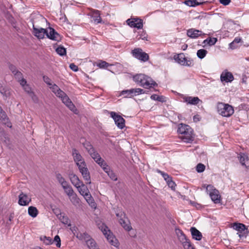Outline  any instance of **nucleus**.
Listing matches in <instances>:
<instances>
[{"instance_id": "nucleus-1", "label": "nucleus", "mask_w": 249, "mask_h": 249, "mask_svg": "<svg viewBox=\"0 0 249 249\" xmlns=\"http://www.w3.org/2000/svg\"><path fill=\"white\" fill-rule=\"evenodd\" d=\"M33 28V34L38 39H41L44 38L45 35L47 37L53 40L59 41L61 40L60 35L57 33L55 30L51 27L48 29H44L41 27H37L35 25V22H32Z\"/></svg>"}, {"instance_id": "nucleus-2", "label": "nucleus", "mask_w": 249, "mask_h": 249, "mask_svg": "<svg viewBox=\"0 0 249 249\" xmlns=\"http://www.w3.org/2000/svg\"><path fill=\"white\" fill-rule=\"evenodd\" d=\"M178 132L181 135L180 138L184 142L190 143L194 141L195 135L193 129L189 125L180 124Z\"/></svg>"}, {"instance_id": "nucleus-3", "label": "nucleus", "mask_w": 249, "mask_h": 249, "mask_svg": "<svg viewBox=\"0 0 249 249\" xmlns=\"http://www.w3.org/2000/svg\"><path fill=\"white\" fill-rule=\"evenodd\" d=\"M133 80L144 88H148L157 85L155 82L143 74H137L133 77Z\"/></svg>"}, {"instance_id": "nucleus-4", "label": "nucleus", "mask_w": 249, "mask_h": 249, "mask_svg": "<svg viewBox=\"0 0 249 249\" xmlns=\"http://www.w3.org/2000/svg\"><path fill=\"white\" fill-rule=\"evenodd\" d=\"M79 193L84 196L86 201L91 207H96V204L94 201L93 197L90 194L88 187L82 183L81 185H79V187H76Z\"/></svg>"}, {"instance_id": "nucleus-5", "label": "nucleus", "mask_w": 249, "mask_h": 249, "mask_svg": "<svg viewBox=\"0 0 249 249\" xmlns=\"http://www.w3.org/2000/svg\"><path fill=\"white\" fill-rule=\"evenodd\" d=\"M217 110L220 115L225 117H230L234 113V109L231 106L223 103H217Z\"/></svg>"}, {"instance_id": "nucleus-6", "label": "nucleus", "mask_w": 249, "mask_h": 249, "mask_svg": "<svg viewBox=\"0 0 249 249\" xmlns=\"http://www.w3.org/2000/svg\"><path fill=\"white\" fill-rule=\"evenodd\" d=\"M116 215L118 218L119 222L123 228L126 231H129L132 230L130 223L125 216V214L122 211L116 212Z\"/></svg>"}, {"instance_id": "nucleus-7", "label": "nucleus", "mask_w": 249, "mask_h": 249, "mask_svg": "<svg viewBox=\"0 0 249 249\" xmlns=\"http://www.w3.org/2000/svg\"><path fill=\"white\" fill-rule=\"evenodd\" d=\"M99 228L101 229L108 241L112 245L114 246H117L118 245V242L117 239L113 235L112 233L106 225L104 223H102L101 225L99 226Z\"/></svg>"}, {"instance_id": "nucleus-8", "label": "nucleus", "mask_w": 249, "mask_h": 249, "mask_svg": "<svg viewBox=\"0 0 249 249\" xmlns=\"http://www.w3.org/2000/svg\"><path fill=\"white\" fill-rule=\"evenodd\" d=\"M78 166L80 172L81 173L84 180L86 181L87 184H90V173L87 167L85 160L76 163Z\"/></svg>"}, {"instance_id": "nucleus-9", "label": "nucleus", "mask_w": 249, "mask_h": 249, "mask_svg": "<svg viewBox=\"0 0 249 249\" xmlns=\"http://www.w3.org/2000/svg\"><path fill=\"white\" fill-rule=\"evenodd\" d=\"M206 192L209 195L212 200L214 203L220 202L221 196L218 190L216 189L212 185H207L206 186Z\"/></svg>"}, {"instance_id": "nucleus-10", "label": "nucleus", "mask_w": 249, "mask_h": 249, "mask_svg": "<svg viewBox=\"0 0 249 249\" xmlns=\"http://www.w3.org/2000/svg\"><path fill=\"white\" fill-rule=\"evenodd\" d=\"M143 93H144V92L142 89L135 88L122 90L121 95H123L125 98H132L135 96Z\"/></svg>"}, {"instance_id": "nucleus-11", "label": "nucleus", "mask_w": 249, "mask_h": 249, "mask_svg": "<svg viewBox=\"0 0 249 249\" xmlns=\"http://www.w3.org/2000/svg\"><path fill=\"white\" fill-rule=\"evenodd\" d=\"M132 55L138 60L146 62L149 60V57L148 54L143 52L141 48H136L132 51Z\"/></svg>"}, {"instance_id": "nucleus-12", "label": "nucleus", "mask_w": 249, "mask_h": 249, "mask_svg": "<svg viewBox=\"0 0 249 249\" xmlns=\"http://www.w3.org/2000/svg\"><path fill=\"white\" fill-rule=\"evenodd\" d=\"M110 114L118 128L123 129L125 126V120L121 116L113 111H111Z\"/></svg>"}, {"instance_id": "nucleus-13", "label": "nucleus", "mask_w": 249, "mask_h": 249, "mask_svg": "<svg viewBox=\"0 0 249 249\" xmlns=\"http://www.w3.org/2000/svg\"><path fill=\"white\" fill-rule=\"evenodd\" d=\"M127 24L131 27L136 28L138 29L143 27V20L139 18H130L126 20Z\"/></svg>"}, {"instance_id": "nucleus-14", "label": "nucleus", "mask_w": 249, "mask_h": 249, "mask_svg": "<svg viewBox=\"0 0 249 249\" xmlns=\"http://www.w3.org/2000/svg\"><path fill=\"white\" fill-rule=\"evenodd\" d=\"M174 59L178 63L183 66H191L193 63L192 60H187L183 53L175 55Z\"/></svg>"}, {"instance_id": "nucleus-15", "label": "nucleus", "mask_w": 249, "mask_h": 249, "mask_svg": "<svg viewBox=\"0 0 249 249\" xmlns=\"http://www.w3.org/2000/svg\"><path fill=\"white\" fill-rule=\"evenodd\" d=\"M58 97L61 99V100L63 102V103L66 106H67L71 110L74 111V110H76L74 105L73 104V103L71 102L69 97L66 94L65 92L64 95H63L62 96H60Z\"/></svg>"}, {"instance_id": "nucleus-16", "label": "nucleus", "mask_w": 249, "mask_h": 249, "mask_svg": "<svg viewBox=\"0 0 249 249\" xmlns=\"http://www.w3.org/2000/svg\"><path fill=\"white\" fill-rule=\"evenodd\" d=\"M18 198V204L21 206L28 205L31 201V198L22 192L19 195Z\"/></svg>"}, {"instance_id": "nucleus-17", "label": "nucleus", "mask_w": 249, "mask_h": 249, "mask_svg": "<svg viewBox=\"0 0 249 249\" xmlns=\"http://www.w3.org/2000/svg\"><path fill=\"white\" fill-rule=\"evenodd\" d=\"M69 178L72 184L75 187H79V185L82 184L83 182L81 181L78 177L75 174L71 173L69 175Z\"/></svg>"}, {"instance_id": "nucleus-18", "label": "nucleus", "mask_w": 249, "mask_h": 249, "mask_svg": "<svg viewBox=\"0 0 249 249\" xmlns=\"http://www.w3.org/2000/svg\"><path fill=\"white\" fill-rule=\"evenodd\" d=\"M175 232L178 240L180 241L181 244L189 240V239L187 238L186 235L180 229L178 228H176Z\"/></svg>"}, {"instance_id": "nucleus-19", "label": "nucleus", "mask_w": 249, "mask_h": 249, "mask_svg": "<svg viewBox=\"0 0 249 249\" xmlns=\"http://www.w3.org/2000/svg\"><path fill=\"white\" fill-rule=\"evenodd\" d=\"M58 211L57 212H55V213L56 214L57 217L59 218V219L61 221V222L65 225H68V226H71V223L70 220L69 218L65 215L64 213H61L60 212L59 210H57Z\"/></svg>"}, {"instance_id": "nucleus-20", "label": "nucleus", "mask_w": 249, "mask_h": 249, "mask_svg": "<svg viewBox=\"0 0 249 249\" xmlns=\"http://www.w3.org/2000/svg\"><path fill=\"white\" fill-rule=\"evenodd\" d=\"M234 78L232 73L230 72H223L220 76V79L222 82H231L233 81Z\"/></svg>"}, {"instance_id": "nucleus-21", "label": "nucleus", "mask_w": 249, "mask_h": 249, "mask_svg": "<svg viewBox=\"0 0 249 249\" xmlns=\"http://www.w3.org/2000/svg\"><path fill=\"white\" fill-rule=\"evenodd\" d=\"M202 34V31L194 28H191L187 30V36L192 38H197Z\"/></svg>"}, {"instance_id": "nucleus-22", "label": "nucleus", "mask_w": 249, "mask_h": 249, "mask_svg": "<svg viewBox=\"0 0 249 249\" xmlns=\"http://www.w3.org/2000/svg\"><path fill=\"white\" fill-rule=\"evenodd\" d=\"M192 236L193 239L196 240H200L202 239L201 233L195 227H192L190 229Z\"/></svg>"}, {"instance_id": "nucleus-23", "label": "nucleus", "mask_w": 249, "mask_h": 249, "mask_svg": "<svg viewBox=\"0 0 249 249\" xmlns=\"http://www.w3.org/2000/svg\"><path fill=\"white\" fill-rule=\"evenodd\" d=\"M72 154L74 161L76 163L84 160L82 156L76 149H72Z\"/></svg>"}, {"instance_id": "nucleus-24", "label": "nucleus", "mask_w": 249, "mask_h": 249, "mask_svg": "<svg viewBox=\"0 0 249 249\" xmlns=\"http://www.w3.org/2000/svg\"><path fill=\"white\" fill-rule=\"evenodd\" d=\"M89 154L94 160L98 164L104 160L101 157L99 154L95 149L93 150V152L89 153Z\"/></svg>"}, {"instance_id": "nucleus-25", "label": "nucleus", "mask_w": 249, "mask_h": 249, "mask_svg": "<svg viewBox=\"0 0 249 249\" xmlns=\"http://www.w3.org/2000/svg\"><path fill=\"white\" fill-rule=\"evenodd\" d=\"M241 164L246 167L249 166V159L248 156L244 153H241L239 157Z\"/></svg>"}, {"instance_id": "nucleus-26", "label": "nucleus", "mask_w": 249, "mask_h": 249, "mask_svg": "<svg viewBox=\"0 0 249 249\" xmlns=\"http://www.w3.org/2000/svg\"><path fill=\"white\" fill-rule=\"evenodd\" d=\"M52 91L57 96H62L64 95V92L60 89L55 84H53L50 87Z\"/></svg>"}, {"instance_id": "nucleus-27", "label": "nucleus", "mask_w": 249, "mask_h": 249, "mask_svg": "<svg viewBox=\"0 0 249 249\" xmlns=\"http://www.w3.org/2000/svg\"><path fill=\"white\" fill-rule=\"evenodd\" d=\"M185 102L191 105H197L200 101V99L197 97L188 96L184 98Z\"/></svg>"}, {"instance_id": "nucleus-28", "label": "nucleus", "mask_w": 249, "mask_h": 249, "mask_svg": "<svg viewBox=\"0 0 249 249\" xmlns=\"http://www.w3.org/2000/svg\"><path fill=\"white\" fill-rule=\"evenodd\" d=\"M69 199L73 205L76 206L80 204V199L78 197L76 193H74L69 196Z\"/></svg>"}, {"instance_id": "nucleus-29", "label": "nucleus", "mask_w": 249, "mask_h": 249, "mask_svg": "<svg viewBox=\"0 0 249 249\" xmlns=\"http://www.w3.org/2000/svg\"><path fill=\"white\" fill-rule=\"evenodd\" d=\"M28 213L30 216L35 218L38 215V211L36 207L34 206H30L28 208Z\"/></svg>"}, {"instance_id": "nucleus-30", "label": "nucleus", "mask_w": 249, "mask_h": 249, "mask_svg": "<svg viewBox=\"0 0 249 249\" xmlns=\"http://www.w3.org/2000/svg\"><path fill=\"white\" fill-rule=\"evenodd\" d=\"M62 188L64 190L65 193L68 195V196L74 193L71 186L69 184V183L63 186Z\"/></svg>"}, {"instance_id": "nucleus-31", "label": "nucleus", "mask_w": 249, "mask_h": 249, "mask_svg": "<svg viewBox=\"0 0 249 249\" xmlns=\"http://www.w3.org/2000/svg\"><path fill=\"white\" fill-rule=\"evenodd\" d=\"M233 228L240 232H242L246 230V226L241 223H234Z\"/></svg>"}, {"instance_id": "nucleus-32", "label": "nucleus", "mask_w": 249, "mask_h": 249, "mask_svg": "<svg viewBox=\"0 0 249 249\" xmlns=\"http://www.w3.org/2000/svg\"><path fill=\"white\" fill-rule=\"evenodd\" d=\"M56 178L62 187L68 183V182L65 180V179L60 173H57L56 174Z\"/></svg>"}, {"instance_id": "nucleus-33", "label": "nucleus", "mask_w": 249, "mask_h": 249, "mask_svg": "<svg viewBox=\"0 0 249 249\" xmlns=\"http://www.w3.org/2000/svg\"><path fill=\"white\" fill-rule=\"evenodd\" d=\"M40 239L46 245H51L53 243L52 239L50 237H47L46 236H41L40 237Z\"/></svg>"}, {"instance_id": "nucleus-34", "label": "nucleus", "mask_w": 249, "mask_h": 249, "mask_svg": "<svg viewBox=\"0 0 249 249\" xmlns=\"http://www.w3.org/2000/svg\"><path fill=\"white\" fill-rule=\"evenodd\" d=\"M217 41V38H208L203 41V43L205 45L208 44L209 46H212L214 45Z\"/></svg>"}, {"instance_id": "nucleus-35", "label": "nucleus", "mask_w": 249, "mask_h": 249, "mask_svg": "<svg viewBox=\"0 0 249 249\" xmlns=\"http://www.w3.org/2000/svg\"><path fill=\"white\" fill-rule=\"evenodd\" d=\"M87 245L89 249H99L96 247V243L92 239L88 240L87 241Z\"/></svg>"}, {"instance_id": "nucleus-36", "label": "nucleus", "mask_w": 249, "mask_h": 249, "mask_svg": "<svg viewBox=\"0 0 249 249\" xmlns=\"http://www.w3.org/2000/svg\"><path fill=\"white\" fill-rule=\"evenodd\" d=\"M99 165L102 168L103 170L107 173L111 170L110 167L107 164V163L103 160Z\"/></svg>"}, {"instance_id": "nucleus-37", "label": "nucleus", "mask_w": 249, "mask_h": 249, "mask_svg": "<svg viewBox=\"0 0 249 249\" xmlns=\"http://www.w3.org/2000/svg\"><path fill=\"white\" fill-rule=\"evenodd\" d=\"M83 145L89 154L91 152H93V150L95 149L92 145L90 144V143L89 142H86L83 143Z\"/></svg>"}, {"instance_id": "nucleus-38", "label": "nucleus", "mask_w": 249, "mask_h": 249, "mask_svg": "<svg viewBox=\"0 0 249 249\" xmlns=\"http://www.w3.org/2000/svg\"><path fill=\"white\" fill-rule=\"evenodd\" d=\"M150 98L153 100H157L161 102L166 101L165 98L163 96H158L156 94H153L151 96Z\"/></svg>"}, {"instance_id": "nucleus-39", "label": "nucleus", "mask_w": 249, "mask_h": 249, "mask_svg": "<svg viewBox=\"0 0 249 249\" xmlns=\"http://www.w3.org/2000/svg\"><path fill=\"white\" fill-rule=\"evenodd\" d=\"M207 53V51L204 49H200L197 52V56L200 59L203 58Z\"/></svg>"}, {"instance_id": "nucleus-40", "label": "nucleus", "mask_w": 249, "mask_h": 249, "mask_svg": "<svg viewBox=\"0 0 249 249\" xmlns=\"http://www.w3.org/2000/svg\"><path fill=\"white\" fill-rule=\"evenodd\" d=\"M56 53L61 56H63L66 54V50L63 47L59 46L56 49Z\"/></svg>"}, {"instance_id": "nucleus-41", "label": "nucleus", "mask_w": 249, "mask_h": 249, "mask_svg": "<svg viewBox=\"0 0 249 249\" xmlns=\"http://www.w3.org/2000/svg\"><path fill=\"white\" fill-rule=\"evenodd\" d=\"M185 3L189 6H195L199 4L196 0H188L185 1Z\"/></svg>"}, {"instance_id": "nucleus-42", "label": "nucleus", "mask_w": 249, "mask_h": 249, "mask_svg": "<svg viewBox=\"0 0 249 249\" xmlns=\"http://www.w3.org/2000/svg\"><path fill=\"white\" fill-rule=\"evenodd\" d=\"M93 20L95 22H96L97 23L101 22V18L100 16L99 11H97L94 14L93 16Z\"/></svg>"}, {"instance_id": "nucleus-43", "label": "nucleus", "mask_w": 249, "mask_h": 249, "mask_svg": "<svg viewBox=\"0 0 249 249\" xmlns=\"http://www.w3.org/2000/svg\"><path fill=\"white\" fill-rule=\"evenodd\" d=\"M7 116L0 107V120H1L2 121H3L5 123V121L7 120Z\"/></svg>"}, {"instance_id": "nucleus-44", "label": "nucleus", "mask_w": 249, "mask_h": 249, "mask_svg": "<svg viewBox=\"0 0 249 249\" xmlns=\"http://www.w3.org/2000/svg\"><path fill=\"white\" fill-rule=\"evenodd\" d=\"M109 64L108 63L105 61L101 60L97 64V66L100 68H105L108 66Z\"/></svg>"}, {"instance_id": "nucleus-45", "label": "nucleus", "mask_w": 249, "mask_h": 249, "mask_svg": "<svg viewBox=\"0 0 249 249\" xmlns=\"http://www.w3.org/2000/svg\"><path fill=\"white\" fill-rule=\"evenodd\" d=\"M107 174L112 180L116 181L117 180V177L112 170H111L110 171H108Z\"/></svg>"}, {"instance_id": "nucleus-46", "label": "nucleus", "mask_w": 249, "mask_h": 249, "mask_svg": "<svg viewBox=\"0 0 249 249\" xmlns=\"http://www.w3.org/2000/svg\"><path fill=\"white\" fill-rule=\"evenodd\" d=\"M184 249H195L189 240L182 244Z\"/></svg>"}, {"instance_id": "nucleus-47", "label": "nucleus", "mask_w": 249, "mask_h": 249, "mask_svg": "<svg viewBox=\"0 0 249 249\" xmlns=\"http://www.w3.org/2000/svg\"><path fill=\"white\" fill-rule=\"evenodd\" d=\"M205 166L202 163H198L196 167V170L197 172L201 173L204 171Z\"/></svg>"}, {"instance_id": "nucleus-48", "label": "nucleus", "mask_w": 249, "mask_h": 249, "mask_svg": "<svg viewBox=\"0 0 249 249\" xmlns=\"http://www.w3.org/2000/svg\"><path fill=\"white\" fill-rule=\"evenodd\" d=\"M157 172L160 173L163 177V178H164V179L166 181V182L167 181H169V180L170 179V178H171V177H170L169 176V175L164 172H163L162 171H161L159 170H157Z\"/></svg>"}, {"instance_id": "nucleus-49", "label": "nucleus", "mask_w": 249, "mask_h": 249, "mask_svg": "<svg viewBox=\"0 0 249 249\" xmlns=\"http://www.w3.org/2000/svg\"><path fill=\"white\" fill-rule=\"evenodd\" d=\"M43 79L44 82L50 87L53 84L51 79L47 76H43Z\"/></svg>"}, {"instance_id": "nucleus-50", "label": "nucleus", "mask_w": 249, "mask_h": 249, "mask_svg": "<svg viewBox=\"0 0 249 249\" xmlns=\"http://www.w3.org/2000/svg\"><path fill=\"white\" fill-rule=\"evenodd\" d=\"M167 183L169 187H170L172 190H175L176 184L172 180L171 178L170 180H169V181H167Z\"/></svg>"}, {"instance_id": "nucleus-51", "label": "nucleus", "mask_w": 249, "mask_h": 249, "mask_svg": "<svg viewBox=\"0 0 249 249\" xmlns=\"http://www.w3.org/2000/svg\"><path fill=\"white\" fill-rule=\"evenodd\" d=\"M54 241L56 242V246L58 248H60L61 246V240L58 235H56L54 238Z\"/></svg>"}, {"instance_id": "nucleus-52", "label": "nucleus", "mask_w": 249, "mask_h": 249, "mask_svg": "<svg viewBox=\"0 0 249 249\" xmlns=\"http://www.w3.org/2000/svg\"><path fill=\"white\" fill-rule=\"evenodd\" d=\"M16 78L18 79V80L21 79L22 77V74L18 71H16L14 73Z\"/></svg>"}, {"instance_id": "nucleus-53", "label": "nucleus", "mask_w": 249, "mask_h": 249, "mask_svg": "<svg viewBox=\"0 0 249 249\" xmlns=\"http://www.w3.org/2000/svg\"><path fill=\"white\" fill-rule=\"evenodd\" d=\"M140 37L138 39H142V40H147V36L145 32H142L141 34L139 35Z\"/></svg>"}, {"instance_id": "nucleus-54", "label": "nucleus", "mask_w": 249, "mask_h": 249, "mask_svg": "<svg viewBox=\"0 0 249 249\" xmlns=\"http://www.w3.org/2000/svg\"><path fill=\"white\" fill-rule=\"evenodd\" d=\"M23 88L24 89V90L29 94L32 92L31 88L28 85H26L25 86L23 87Z\"/></svg>"}, {"instance_id": "nucleus-55", "label": "nucleus", "mask_w": 249, "mask_h": 249, "mask_svg": "<svg viewBox=\"0 0 249 249\" xmlns=\"http://www.w3.org/2000/svg\"><path fill=\"white\" fill-rule=\"evenodd\" d=\"M70 68L74 71H78V67L73 63H71L70 65Z\"/></svg>"}, {"instance_id": "nucleus-56", "label": "nucleus", "mask_w": 249, "mask_h": 249, "mask_svg": "<svg viewBox=\"0 0 249 249\" xmlns=\"http://www.w3.org/2000/svg\"><path fill=\"white\" fill-rule=\"evenodd\" d=\"M9 68L13 74L18 71L16 67L13 65L10 64L9 66Z\"/></svg>"}, {"instance_id": "nucleus-57", "label": "nucleus", "mask_w": 249, "mask_h": 249, "mask_svg": "<svg viewBox=\"0 0 249 249\" xmlns=\"http://www.w3.org/2000/svg\"><path fill=\"white\" fill-rule=\"evenodd\" d=\"M231 0H219V2L224 5H227L230 3Z\"/></svg>"}, {"instance_id": "nucleus-58", "label": "nucleus", "mask_w": 249, "mask_h": 249, "mask_svg": "<svg viewBox=\"0 0 249 249\" xmlns=\"http://www.w3.org/2000/svg\"><path fill=\"white\" fill-rule=\"evenodd\" d=\"M29 95L34 102H36L37 101V98L33 92H31L29 94Z\"/></svg>"}, {"instance_id": "nucleus-59", "label": "nucleus", "mask_w": 249, "mask_h": 249, "mask_svg": "<svg viewBox=\"0 0 249 249\" xmlns=\"http://www.w3.org/2000/svg\"><path fill=\"white\" fill-rule=\"evenodd\" d=\"M19 81L20 82V85L22 86V87L27 85L26 81L24 78H22L21 79L19 80Z\"/></svg>"}, {"instance_id": "nucleus-60", "label": "nucleus", "mask_w": 249, "mask_h": 249, "mask_svg": "<svg viewBox=\"0 0 249 249\" xmlns=\"http://www.w3.org/2000/svg\"><path fill=\"white\" fill-rule=\"evenodd\" d=\"M241 41V38H238V37H236L235 38L234 40L233 41V42L234 43H238L239 42H240Z\"/></svg>"}, {"instance_id": "nucleus-61", "label": "nucleus", "mask_w": 249, "mask_h": 249, "mask_svg": "<svg viewBox=\"0 0 249 249\" xmlns=\"http://www.w3.org/2000/svg\"><path fill=\"white\" fill-rule=\"evenodd\" d=\"M234 43L232 41L231 43L229 45H230V47L232 49H234L235 48V47L234 46Z\"/></svg>"}, {"instance_id": "nucleus-62", "label": "nucleus", "mask_w": 249, "mask_h": 249, "mask_svg": "<svg viewBox=\"0 0 249 249\" xmlns=\"http://www.w3.org/2000/svg\"><path fill=\"white\" fill-rule=\"evenodd\" d=\"M13 218V216L12 215H10L9 217V220L11 221Z\"/></svg>"}, {"instance_id": "nucleus-63", "label": "nucleus", "mask_w": 249, "mask_h": 249, "mask_svg": "<svg viewBox=\"0 0 249 249\" xmlns=\"http://www.w3.org/2000/svg\"><path fill=\"white\" fill-rule=\"evenodd\" d=\"M131 235V236H132V237H134V236H135V233L134 232L133 233H132V235Z\"/></svg>"}, {"instance_id": "nucleus-64", "label": "nucleus", "mask_w": 249, "mask_h": 249, "mask_svg": "<svg viewBox=\"0 0 249 249\" xmlns=\"http://www.w3.org/2000/svg\"><path fill=\"white\" fill-rule=\"evenodd\" d=\"M207 186V185H206V184H204V185H203V186H202V187H203V188H206V186Z\"/></svg>"}]
</instances>
